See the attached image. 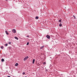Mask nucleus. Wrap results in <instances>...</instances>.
Returning a JSON list of instances; mask_svg holds the SVG:
<instances>
[{"label":"nucleus","instance_id":"20","mask_svg":"<svg viewBox=\"0 0 77 77\" xmlns=\"http://www.w3.org/2000/svg\"><path fill=\"white\" fill-rule=\"evenodd\" d=\"M26 37H28V38H29V35H28L26 36Z\"/></svg>","mask_w":77,"mask_h":77},{"label":"nucleus","instance_id":"3","mask_svg":"<svg viewBox=\"0 0 77 77\" xmlns=\"http://www.w3.org/2000/svg\"><path fill=\"white\" fill-rule=\"evenodd\" d=\"M5 33H6V34L7 35H9V33H8V31H6Z\"/></svg>","mask_w":77,"mask_h":77},{"label":"nucleus","instance_id":"15","mask_svg":"<svg viewBox=\"0 0 77 77\" xmlns=\"http://www.w3.org/2000/svg\"><path fill=\"white\" fill-rule=\"evenodd\" d=\"M29 44V42H28L26 44V45H28Z\"/></svg>","mask_w":77,"mask_h":77},{"label":"nucleus","instance_id":"13","mask_svg":"<svg viewBox=\"0 0 77 77\" xmlns=\"http://www.w3.org/2000/svg\"><path fill=\"white\" fill-rule=\"evenodd\" d=\"M26 60H27V59H26V57H25V58H24V59H23V60L24 61H25Z\"/></svg>","mask_w":77,"mask_h":77},{"label":"nucleus","instance_id":"25","mask_svg":"<svg viewBox=\"0 0 77 77\" xmlns=\"http://www.w3.org/2000/svg\"><path fill=\"white\" fill-rule=\"evenodd\" d=\"M8 77H11L9 76H8Z\"/></svg>","mask_w":77,"mask_h":77},{"label":"nucleus","instance_id":"2","mask_svg":"<svg viewBox=\"0 0 77 77\" xmlns=\"http://www.w3.org/2000/svg\"><path fill=\"white\" fill-rule=\"evenodd\" d=\"M46 37L48 39H50V35H46Z\"/></svg>","mask_w":77,"mask_h":77},{"label":"nucleus","instance_id":"18","mask_svg":"<svg viewBox=\"0 0 77 77\" xmlns=\"http://www.w3.org/2000/svg\"><path fill=\"white\" fill-rule=\"evenodd\" d=\"M8 44H11V42H8Z\"/></svg>","mask_w":77,"mask_h":77},{"label":"nucleus","instance_id":"17","mask_svg":"<svg viewBox=\"0 0 77 77\" xmlns=\"http://www.w3.org/2000/svg\"><path fill=\"white\" fill-rule=\"evenodd\" d=\"M25 72H23V73H22V74L23 75H24V74H25Z\"/></svg>","mask_w":77,"mask_h":77},{"label":"nucleus","instance_id":"24","mask_svg":"<svg viewBox=\"0 0 77 77\" xmlns=\"http://www.w3.org/2000/svg\"><path fill=\"white\" fill-rule=\"evenodd\" d=\"M50 59H51V57H50Z\"/></svg>","mask_w":77,"mask_h":77},{"label":"nucleus","instance_id":"19","mask_svg":"<svg viewBox=\"0 0 77 77\" xmlns=\"http://www.w3.org/2000/svg\"><path fill=\"white\" fill-rule=\"evenodd\" d=\"M73 16L74 17V19H75V17L74 15H73Z\"/></svg>","mask_w":77,"mask_h":77},{"label":"nucleus","instance_id":"5","mask_svg":"<svg viewBox=\"0 0 77 77\" xmlns=\"http://www.w3.org/2000/svg\"><path fill=\"white\" fill-rule=\"evenodd\" d=\"M35 60L34 59H33V60H32V63L33 64H34V63H35Z\"/></svg>","mask_w":77,"mask_h":77},{"label":"nucleus","instance_id":"12","mask_svg":"<svg viewBox=\"0 0 77 77\" xmlns=\"http://www.w3.org/2000/svg\"><path fill=\"white\" fill-rule=\"evenodd\" d=\"M1 48L2 49H3V48H4V47H3V46H2L1 47Z\"/></svg>","mask_w":77,"mask_h":77},{"label":"nucleus","instance_id":"14","mask_svg":"<svg viewBox=\"0 0 77 77\" xmlns=\"http://www.w3.org/2000/svg\"><path fill=\"white\" fill-rule=\"evenodd\" d=\"M8 43H7L5 45L7 47V46H8Z\"/></svg>","mask_w":77,"mask_h":77},{"label":"nucleus","instance_id":"26","mask_svg":"<svg viewBox=\"0 0 77 77\" xmlns=\"http://www.w3.org/2000/svg\"><path fill=\"white\" fill-rule=\"evenodd\" d=\"M9 32H11V31H9Z\"/></svg>","mask_w":77,"mask_h":77},{"label":"nucleus","instance_id":"16","mask_svg":"<svg viewBox=\"0 0 77 77\" xmlns=\"http://www.w3.org/2000/svg\"><path fill=\"white\" fill-rule=\"evenodd\" d=\"M25 58H26V59H28V58H29V57L27 56V57H25Z\"/></svg>","mask_w":77,"mask_h":77},{"label":"nucleus","instance_id":"11","mask_svg":"<svg viewBox=\"0 0 77 77\" xmlns=\"http://www.w3.org/2000/svg\"><path fill=\"white\" fill-rule=\"evenodd\" d=\"M58 22H59L60 23H62V22L61 21V20H59L58 21Z\"/></svg>","mask_w":77,"mask_h":77},{"label":"nucleus","instance_id":"1","mask_svg":"<svg viewBox=\"0 0 77 77\" xmlns=\"http://www.w3.org/2000/svg\"><path fill=\"white\" fill-rule=\"evenodd\" d=\"M12 32L14 33H16V30L15 29H13L12 30Z\"/></svg>","mask_w":77,"mask_h":77},{"label":"nucleus","instance_id":"9","mask_svg":"<svg viewBox=\"0 0 77 77\" xmlns=\"http://www.w3.org/2000/svg\"><path fill=\"white\" fill-rule=\"evenodd\" d=\"M1 61L2 62H4V61H5V60L2 58V59Z\"/></svg>","mask_w":77,"mask_h":77},{"label":"nucleus","instance_id":"7","mask_svg":"<svg viewBox=\"0 0 77 77\" xmlns=\"http://www.w3.org/2000/svg\"><path fill=\"white\" fill-rule=\"evenodd\" d=\"M59 26H60V27H62V23H60L59 25Z\"/></svg>","mask_w":77,"mask_h":77},{"label":"nucleus","instance_id":"23","mask_svg":"<svg viewBox=\"0 0 77 77\" xmlns=\"http://www.w3.org/2000/svg\"><path fill=\"white\" fill-rule=\"evenodd\" d=\"M46 71H48V70H47V69H46Z\"/></svg>","mask_w":77,"mask_h":77},{"label":"nucleus","instance_id":"8","mask_svg":"<svg viewBox=\"0 0 77 77\" xmlns=\"http://www.w3.org/2000/svg\"><path fill=\"white\" fill-rule=\"evenodd\" d=\"M18 63H16L15 64V66H18Z\"/></svg>","mask_w":77,"mask_h":77},{"label":"nucleus","instance_id":"10","mask_svg":"<svg viewBox=\"0 0 77 77\" xmlns=\"http://www.w3.org/2000/svg\"><path fill=\"white\" fill-rule=\"evenodd\" d=\"M38 18H39V17H38L37 16L35 17V19H36V20H38Z\"/></svg>","mask_w":77,"mask_h":77},{"label":"nucleus","instance_id":"22","mask_svg":"<svg viewBox=\"0 0 77 77\" xmlns=\"http://www.w3.org/2000/svg\"><path fill=\"white\" fill-rule=\"evenodd\" d=\"M8 0H5V1H6V2H7V1H8Z\"/></svg>","mask_w":77,"mask_h":77},{"label":"nucleus","instance_id":"21","mask_svg":"<svg viewBox=\"0 0 77 77\" xmlns=\"http://www.w3.org/2000/svg\"><path fill=\"white\" fill-rule=\"evenodd\" d=\"M44 65H45V63H44Z\"/></svg>","mask_w":77,"mask_h":77},{"label":"nucleus","instance_id":"6","mask_svg":"<svg viewBox=\"0 0 77 77\" xmlns=\"http://www.w3.org/2000/svg\"><path fill=\"white\" fill-rule=\"evenodd\" d=\"M14 38H15V39H17V40H18V37H15Z\"/></svg>","mask_w":77,"mask_h":77},{"label":"nucleus","instance_id":"4","mask_svg":"<svg viewBox=\"0 0 77 77\" xmlns=\"http://www.w3.org/2000/svg\"><path fill=\"white\" fill-rule=\"evenodd\" d=\"M44 47V46H41V47H40V49L41 50V49H42V48H43Z\"/></svg>","mask_w":77,"mask_h":77}]
</instances>
